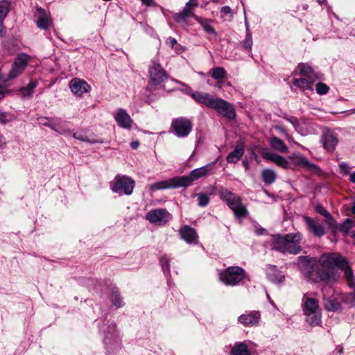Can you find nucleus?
Returning <instances> with one entry per match:
<instances>
[{
  "mask_svg": "<svg viewBox=\"0 0 355 355\" xmlns=\"http://www.w3.org/2000/svg\"><path fill=\"white\" fill-rule=\"evenodd\" d=\"M300 268L305 278L313 282L335 284L339 278L338 268L344 270V275L350 287L354 286V275L347 261L336 253L323 254L318 261L309 257H298Z\"/></svg>",
  "mask_w": 355,
  "mask_h": 355,
  "instance_id": "f257e3e1",
  "label": "nucleus"
},
{
  "mask_svg": "<svg viewBox=\"0 0 355 355\" xmlns=\"http://www.w3.org/2000/svg\"><path fill=\"white\" fill-rule=\"evenodd\" d=\"M302 239V236L300 232L290 233L284 236L273 235L271 249L282 253L297 254L302 250L300 245Z\"/></svg>",
  "mask_w": 355,
  "mask_h": 355,
  "instance_id": "f03ea898",
  "label": "nucleus"
},
{
  "mask_svg": "<svg viewBox=\"0 0 355 355\" xmlns=\"http://www.w3.org/2000/svg\"><path fill=\"white\" fill-rule=\"evenodd\" d=\"M296 71H298V74L302 77L295 78L293 85L304 92H313L314 83L320 78L318 73L308 64L305 63L299 64Z\"/></svg>",
  "mask_w": 355,
  "mask_h": 355,
  "instance_id": "7ed1b4c3",
  "label": "nucleus"
},
{
  "mask_svg": "<svg viewBox=\"0 0 355 355\" xmlns=\"http://www.w3.org/2000/svg\"><path fill=\"white\" fill-rule=\"evenodd\" d=\"M245 277V270L239 266H230L220 273V279L227 286H236Z\"/></svg>",
  "mask_w": 355,
  "mask_h": 355,
  "instance_id": "20e7f679",
  "label": "nucleus"
},
{
  "mask_svg": "<svg viewBox=\"0 0 355 355\" xmlns=\"http://www.w3.org/2000/svg\"><path fill=\"white\" fill-rule=\"evenodd\" d=\"M135 184V181L131 178L125 175H117L111 182L110 187L114 193L119 196L123 194L129 196L132 194Z\"/></svg>",
  "mask_w": 355,
  "mask_h": 355,
  "instance_id": "39448f33",
  "label": "nucleus"
},
{
  "mask_svg": "<svg viewBox=\"0 0 355 355\" xmlns=\"http://www.w3.org/2000/svg\"><path fill=\"white\" fill-rule=\"evenodd\" d=\"M216 161L212 162L204 166L193 169L188 175L180 176L183 187H188L193 182L208 176L212 173Z\"/></svg>",
  "mask_w": 355,
  "mask_h": 355,
  "instance_id": "423d86ee",
  "label": "nucleus"
},
{
  "mask_svg": "<svg viewBox=\"0 0 355 355\" xmlns=\"http://www.w3.org/2000/svg\"><path fill=\"white\" fill-rule=\"evenodd\" d=\"M192 128L191 121L185 117L174 119L171 125L172 132L179 138L187 137L191 132Z\"/></svg>",
  "mask_w": 355,
  "mask_h": 355,
  "instance_id": "0eeeda50",
  "label": "nucleus"
},
{
  "mask_svg": "<svg viewBox=\"0 0 355 355\" xmlns=\"http://www.w3.org/2000/svg\"><path fill=\"white\" fill-rule=\"evenodd\" d=\"M149 76L151 84L158 88H162L164 82L168 78L161 64L155 62L149 68Z\"/></svg>",
  "mask_w": 355,
  "mask_h": 355,
  "instance_id": "6e6552de",
  "label": "nucleus"
},
{
  "mask_svg": "<svg viewBox=\"0 0 355 355\" xmlns=\"http://www.w3.org/2000/svg\"><path fill=\"white\" fill-rule=\"evenodd\" d=\"M103 341L108 353H111L119 349L121 340L115 324H112L108 326L107 331L105 333Z\"/></svg>",
  "mask_w": 355,
  "mask_h": 355,
  "instance_id": "1a4fd4ad",
  "label": "nucleus"
},
{
  "mask_svg": "<svg viewBox=\"0 0 355 355\" xmlns=\"http://www.w3.org/2000/svg\"><path fill=\"white\" fill-rule=\"evenodd\" d=\"M28 55L20 54L15 59L8 73V77L5 78L3 83L18 77L25 69L28 62Z\"/></svg>",
  "mask_w": 355,
  "mask_h": 355,
  "instance_id": "9d476101",
  "label": "nucleus"
},
{
  "mask_svg": "<svg viewBox=\"0 0 355 355\" xmlns=\"http://www.w3.org/2000/svg\"><path fill=\"white\" fill-rule=\"evenodd\" d=\"M146 218L151 223L164 225L171 220V215L164 209H155L149 211Z\"/></svg>",
  "mask_w": 355,
  "mask_h": 355,
  "instance_id": "9b49d317",
  "label": "nucleus"
},
{
  "mask_svg": "<svg viewBox=\"0 0 355 355\" xmlns=\"http://www.w3.org/2000/svg\"><path fill=\"white\" fill-rule=\"evenodd\" d=\"M211 109L228 119H233L236 116V112L232 105L220 98H216Z\"/></svg>",
  "mask_w": 355,
  "mask_h": 355,
  "instance_id": "f8f14e48",
  "label": "nucleus"
},
{
  "mask_svg": "<svg viewBox=\"0 0 355 355\" xmlns=\"http://www.w3.org/2000/svg\"><path fill=\"white\" fill-rule=\"evenodd\" d=\"M183 187L180 177H175L171 179L157 182L151 184L149 188L151 191H157L161 189H177Z\"/></svg>",
  "mask_w": 355,
  "mask_h": 355,
  "instance_id": "ddd939ff",
  "label": "nucleus"
},
{
  "mask_svg": "<svg viewBox=\"0 0 355 355\" xmlns=\"http://www.w3.org/2000/svg\"><path fill=\"white\" fill-rule=\"evenodd\" d=\"M261 313L258 311H246L238 318L239 323L245 327H250L259 324Z\"/></svg>",
  "mask_w": 355,
  "mask_h": 355,
  "instance_id": "4468645a",
  "label": "nucleus"
},
{
  "mask_svg": "<svg viewBox=\"0 0 355 355\" xmlns=\"http://www.w3.org/2000/svg\"><path fill=\"white\" fill-rule=\"evenodd\" d=\"M69 88L76 96H82L84 94L89 92L91 89L86 81L77 78H73L69 82Z\"/></svg>",
  "mask_w": 355,
  "mask_h": 355,
  "instance_id": "2eb2a0df",
  "label": "nucleus"
},
{
  "mask_svg": "<svg viewBox=\"0 0 355 355\" xmlns=\"http://www.w3.org/2000/svg\"><path fill=\"white\" fill-rule=\"evenodd\" d=\"M321 142L327 151L334 152L338 143V138L332 131L327 130L323 133Z\"/></svg>",
  "mask_w": 355,
  "mask_h": 355,
  "instance_id": "dca6fc26",
  "label": "nucleus"
},
{
  "mask_svg": "<svg viewBox=\"0 0 355 355\" xmlns=\"http://www.w3.org/2000/svg\"><path fill=\"white\" fill-rule=\"evenodd\" d=\"M35 16L36 24L41 29L46 30L52 23L50 16L40 7L36 8Z\"/></svg>",
  "mask_w": 355,
  "mask_h": 355,
  "instance_id": "f3484780",
  "label": "nucleus"
},
{
  "mask_svg": "<svg viewBox=\"0 0 355 355\" xmlns=\"http://www.w3.org/2000/svg\"><path fill=\"white\" fill-rule=\"evenodd\" d=\"M227 205L234 211L236 217L239 218H243L248 214L246 207L242 205L241 198L239 196L234 197Z\"/></svg>",
  "mask_w": 355,
  "mask_h": 355,
  "instance_id": "a211bd4d",
  "label": "nucleus"
},
{
  "mask_svg": "<svg viewBox=\"0 0 355 355\" xmlns=\"http://www.w3.org/2000/svg\"><path fill=\"white\" fill-rule=\"evenodd\" d=\"M327 288V287L322 288V292L323 293L322 300L325 309L328 311L333 312L341 311L343 310L341 303L335 297H328L327 295L324 293Z\"/></svg>",
  "mask_w": 355,
  "mask_h": 355,
  "instance_id": "6ab92c4d",
  "label": "nucleus"
},
{
  "mask_svg": "<svg viewBox=\"0 0 355 355\" xmlns=\"http://www.w3.org/2000/svg\"><path fill=\"white\" fill-rule=\"evenodd\" d=\"M191 97L198 103L202 104L209 108H212L216 98L208 93L195 92L191 94Z\"/></svg>",
  "mask_w": 355,
  "mask_h": 355,
  "instance_id": "aec40b11",
  "label": "nucleus"
},
{
  "mask_svg": "<svg viewBox=\"0 0 355 355\" xmlns=\"http://www.w3.org/2000/svg\"><path fill=\"white\" fill-rule=\"evenodd\" d=\"M180 235L182 239L187 243H196L198 234L194 228L184 225L180 229Z\"/></svg>",
  "mask_w": 355,
  "mask_h": 355,
  "instance_id": "412c9836",
  "label": "nucleus"
},
{
  "mask_svg": "<svg viewBox=\"0 0 355 355\" xmlns=\"http://www.w3.org/2000/svg\"><path fill=\"white\" fill-rule=\"evenodd\" d=\"M117 124L123 128L130 129L132 126V120L126 110L119 109L114 116Z\"/></svg>",
  "mask_w": 355,
  "mask_h": 355,
  "instance_id": "4be33fe9",
  "label": "nucleus"
},
{
  "mask_svg": "<svg viewBox=\"0 0 355 355\" xmlns=\"http://www.w3.org/2000/svg\"><path fill=\"white\" fill-rule=\"evenodd\" d=\"M261 155L264 159L270 160L284 168H288L289 167V163L287 159L281 155L267 150L263 151Z\"/></svg>",
  "mask_w": 355,
  "mask_h": 355,
  "instance_id": "5701e85b",
  "label": "nucleus"
},
{
  "mask_svg": "<svg viewBox=\"0 0 355 355\" xmlns=\"http://www.w3.org/2000/svg\"><path fill=\"white\" fill-rule=\"evenodd\" d=\"M304 220L309 230L316 236L321 237L325 234L326 232L323 225L318 220L309 216L304 217Z\"/></svg>",
  "mask_w": 355,
  "mask_h": 355,
  "instance_id": "b1692460",
  "label": "nucleus"
},
{
  "mask_svg": "<svg viewBox=\"0 0 355 355\" xmlns=\"http://www.w3.org/2000/svg\"><path fill=\"white\" fill-rule=\"evenodd\" d=\"M302 307L304 314L309 316L316 313V311L319 308V305L315 299L309 298L304 295L302 299Z\"/></svg>",
  "mask_w": 355,
  "mask_h": 355,
  "instance_id": "393cba45",
  "label": "nucleus"
},
{
  "mask_svg": "<svg viewBox=\"0 0 355 355\" xmlns=\"http://www.w3.org/2000/svg\"><path fill=\"white\" fill-rule=\"evenodd\" d=\"M191 17L195 19V17L198 16L194 14L193 10L185 6L180 12L174 15V19L177 23L181 24L182 28H186L188 26L187 18Z\"/></svg>",
  "mask_w": 355,
  "mask_h": 355,
  "instance_id": "a878e982",
  "label": "nucleus"
},
{
  "mask_svg": "<svg viewBox=\"0 0 355 355\" xmlns=\"http://www.w3.org/2000/svg\"><path fill=\"white\" fill-rule=\"evenodd\" d=\"M267 277L273 283H282L284 281V275L275 265H269L267 268Z\"/></svg>",
  "mask_w": 355,
  "mask_h": 355,
  "instance_id": "bb28decb",
  "label": "nucleus"
},
{
  "mask_svg": "<svg viewBox=\"0 0 355 355\" xmlns=\"http://www.w3.org/2000/svg\"><path fill=\"white\" fill-rule=\"evenodd\" d=\"M244 154V146L242 141L237 142L234 150L226 158L228 163L235 164L240 160Z\"/></svg>",
  "mask_w": 355,
  "mask_h": 355,
  "instance_id": "cd10ccee",
  "label": "nucleus"
},
{
  "mask_svg": "<svg viewBox=\"0 0 355 355\" xmlns=\"http://www.w3.org/2000/svg\"><path fill=\"white\" fill-rule=\"evenodd\" d=\"M67 121L59 118H52L51 129L60 135H69L71 133L70 129L67 127Z\"/></svg>",
  "mask_w": 355,
  "mask_h": 355,
  "instance_id": "c85d7f7f",
  "label": "nucleus"
},
{
  "mask_svg": "<svg viewBox=\"0 0 355 355\" xmlns=\"http://www.w3.org/2000/svg\"><path fill=\"white\" fill-rule=\"evenodd\" d=\"M295 163L297 165L305 167L309 171L314 173H318L320 171L319 168L313 163L310 162L305 157L299 155L295 157Z\"/></svg>",
  "mask_w": 355,
  "mask_h": 355,
  "instance_id": "c756f323",
  "label": "nucleus"
},
{
  "mask_svg": "<svg viewBox=\"0 0 355 355\" xmlns=\"http://www.w3.org/2000/svg\"><path fill=\"white\" fill-rule=\"evenodd\" d=\"M271 147L280 153H286L288 152V147L284 142L277 137H273L270 140Z\"/></svg>",
  "mask_w": 355,
  "mask_h": 355,
  "instance_id": "7c9ffc66",
  "label": "nucleus"
},
{
  "mask_svg": "<svg viewBox=\"0 0 355 355\" xmlns=\"http://www.w3.org/2000/svg\"><path fill=\"white\" fill-rule=\"evenodd\" d=\"M340 300L349 308L355 307V291L339 294Z\"/></svg>",
  "mask_w": 355,
  "mask_h": 355,
  "instance_id": "2f4dec72",
  "label": "nucleus"
},
{
  "mask_svg": "<svg viewBox=\"0 0 355 355\" xmlns=\"http://www.w3.org/2000/svg\"><path fill=\"white\" fill-rule=\"evenodd\" d=\"M195 19L201 25L206 33L211 35L216 34L214 26L211 25V20L200 17H195Z\"/></svg>",
  "mask_w": 355,
  "mask_h": 355,
  "instance_id": "473e14b6",
  "label": "nucleus"
},
{
  "mask_svg": "<svg viewBox=\"0 0 355 355\" xmlns=\"http://www.w3.org/2000/svg\"><path fill=\"white\" fill-rule=\"evenodd\" d=\"M37 85V81H31L26 87H22L19 89V93L22 98H31L34 89Z\"/></svg>",
  "mask_w": 355,
  "mask_h": 355,
  "instance_id": "72a5a7b5",
  "label": "nucleus"
},
{
  "mask_svg": "<svg viewBox=\"0 0 355 355\" xmlns=\"http://www.w3.org/2000/svg\"><path fill=\"white\" fill-rule=\"evenodd\" d=\"M231 355H250L248 346L243 343H236L232 347Z\"/></svg>",
  "mask_w": 355,
  "mask_h": 355,
  "instance_id": "f704fd0d",
  "label": "nucleus"
},
{
  "mask_svg": "<svg viewBox=\"0 0 355 355\" xmlns=\"http://www.w3.org/2000/svg\"><path fill=\"white\" fill-rule=\"evenodd\" d=\"M262 180L267 184H271L275 182L277 175L272 169H264L261 172Z\"/></svg>",
  "mask_w": 355,
  "mask_h": 355,
  "instance_id": "c9c22d12",
  "label": "nucleus"
},
{
  "mask_svg": "<svg viewBox=\"0 0 355 355\" xmlns=\"http://www.w3.org/2000/svg\"><path fill=\"white\" fill-rule=\"evenodd\" d=\"M10 3L7 0L0 1V28L3 26V21L10 10Z\"/></svg>",
  "mask_w": 355,
  "mask_h": 355,
  "instance_id": "e433bc0d",
  "label": "nucleus"
},
{
  "mask_svg": "<svg viewBox=\"0 0 355 355\" xmlns=\"http://www.w3.org/2000/svg\"><path fill=\"white\" fill-rule=\"evenodd\" d=\"M227 72L223 67H217L212 69L211 76L216 80L218 83H222L226 78Z\"/></svg>",
  "mask_w": 355,
  "mask_h": 355,
  "instance_id": "4c0bfd02",
  "label": "nucleus"
},
{
  "mask_svg": "<svg viewBox=\"0 0 355 355\" xmlns=\"http://www.w3.org/2000/svg\"><path fill=\"white\" fill-rule=\"evenodd\" d=\"M220 198L225 201L226 203L232 200L236 196L230 191L227 189L222 188L220 191Z\"/></svg>",
  "mask_w": 355,
  "mask_h": 355,
  "instance_id": "58836bf2",
  "label": "nucleus"
},
{
  "mask_svg": "<svg viewBox=\"0 0 355 355\" xmlns=\"http://www.w3.org/2000/svg\"><path fill=\"white\" fill-rule=\"evenodd\" d=\"M198 197V205L200 207H205L208 205L210 202L209 196L205 193H199L196 194Z\"/></svg>",
  "mask_w": 355,
  "mask_h": 355,
  "instance_id": "ea45409f",
  "label": "nucleus"
},
{
  "mask_svg": "<svg viewBox=\"0 0 355 355\" xmlns=\"http://www.w3.org/2000/svg\"><path fill=\"white\" fill-rule=\"evenodd\" d=\"M354 222L352 219L347 218L339 227L340 231L343 232L345 234H347L349 230L353 227Z\"/></svg>",
  "mask_w": 355,
  "mask_h": 355,
  "instance_id": "a19ab883",
  "label": "nucleus"
},
{
  "mask_svg": "<svg viewBox=\"0 0 355 355\" xmlns=\"http://www.w3.org/2000/svg\"><path fill=\"white\" fill-rule=\"evenodd\" d=\"M112 304L118 308L122 307L123 305L122 299L121 298L119 293L117 290L113 291L112 295Z\"/></svg>",
  "mask_w": 355,
  "mask_h": 355,
  "instance_id": "79ce46f5",
  "label": "nucleus"
},
{
  "mask_svg": "<svg viewBox=\"0 0 355 355\" xmlns=\"http://www.w3.org/2000/svg\"><path fill=\"white\" fill-rule=\"evenodd\" d=\"M14 119L15 116L13 114L6 112H0V122L2 124L5 125Z\"/></svg>",
  "mask_w": 355,
  "mask_h": 355,
  "instance_id": "37998d69",
  "label": "nucleus"
},
{
  "mask_svg": "<svg viewBox=\"0 0 355 355\" xmlns=\"http://www.w3.org/2000/svg\"><path fill=\"white\" fill-rule=\"evenodd\" d=\"M313 315H309L307 318V322L313 327L319 325L321 322V316L318 314H313Z\"/></svg>",
  "mask_w": 355,
  "mask_h": 355,
  "instance_id": "c03bdc74",
  "label": "nucleus"
},
{
  "mask_svg": "<svg viewBox=\"0 0 355 355\" xmlns=\"http://www.w3.org/2000/svg\"><path fill=\"white\" fill-rule=\"evenodd\" d=\"M316 92L320 95L326 94L329 89V87L324 83H318L315 87Z\"/></svg>",
  "mask_w": 355,
  "mask_h": 355,
  "instance_id": "a18cd8bd",
  "label": "nucleus"
},
{
  "mask_svg": "<svg viewBox=\"0 0 355 355\" xmlns=\"http://www.w3.org/2000/svg\"><path fill=\"white\" fill-rule=\"evenodd\" d=\"M324 217L325 222L329 225V227L332 228L334 230H336L337 229V225L336 221L334 217L329 213Z\"/></svg>",
  "mask_w": 355,
  "mask_h": 355,
  "instance_id": "49530a36",
  "label": "nucleus"
},
{
  "mask_svg": "<svg viewBox=\"0 0 355 355\" xmlns=\"http://www.w3.org/2000/svg\"><path fill=\"white\" fill-rule=\"evenodd\" d=\"M243 44L244 48L245 49H251L252 46V37L251 33H248L246 34V37L243 42Z\"/></svg>",
  "mask_w": 355,
  "mask_h": 355,
  "instance_id": "de8ad7c7",
  "label": "nucleus"
},
{
  "mask_svg": "<svg viewBox=\"0 0 355 355\" xmlns=\"http://www.w3.org/2000/svg\"><path fill=\"white\" fill-rule=\"evenodd\" d=\"M160 263L164 272L170 271L169 260L167 257H162L160 258Z\"/></svg>",
  "mask_w": 355,
  "mask_h": 355,
  "instance_id": "09e8293b",
  "label": "nucleus"
},
{
  "mask_svg": "<svg viewBox=\"0 0 355 355\" xmlns=\"http://www.w3.org/2000/svg\"><path fill=\"white\" fill-rule=\"evenodd\" d=\"M72 136L74 139H78L79 141L91 142V141L87 138V136L83 132H75L73 134Z\"/></svg>",
  "mask_w": 355,
  "mask_h": 355,
  "instance_id": "8fccbe9b",
  "label": "nucleus"
},
{
  "mask_svg": "<svg viewBox=\"0 0 355 355\" xmlns=\"http://www.w3.org/2000/svg\"><path fill=\"white\" fill-rule=\"evenodd\" d=\"M40 123L41 125L47 126L51 129L52 118L49 119V118L41 117V118H40Z\"/></svg>",
  "mask_w": 355,
  "mask_h": 355,
  "instance_id": "3c124183",
  "label": "nucleus"
},
{
  "mask_svg": "<svg viewBox=\"0 0 355 355\" xmlns=\"http://www.w3.org/2000/svg\"><path fill=\"white\" fill-rule=\"evenodd\" d=\"M315 211L317 213L321 214L323 216H324L329 214L327 210L320 204H318L316 205Z\"/></svg>",
  "mask_w": 355,
  "mask_h": 355,
  "instance_id": "603ef678",
  "label": "nucleus"
},
{
  "mask_svg": "<svg viewBox=\"0 0 355 355\" xmlns=\"http://www.w3.org/2000/svg\"><path fill=\"white\" fill-rule=\"evenodd\" d=\"M339 168L340 169V171L346 175L349 173V167L345 162H343L339 165Z\"/></svg>",
  "mask_w": 355,
  "mask_h": 355,
  "instance_id": "864d4df0",
  "label": "nucleus"
},
{
  "mask_svg": "<svg viewBox=\"0 0 355 355\" xmlns=\"http://www.w3.org/2000/svg\"><path fill=\"white\" fill-rule=\"evenodd\" d=\"M198 3L197 0H189L185 5V6L189 8L192 10H193L194 8L198 7Z\"/></svg>",
  "mask_w": 355,
  "mask_h": 355,
  "instance_id": "5fc2aeb1",
  "label": "nucleus"
},
{
  "mask_svg": "<svg viewBox=\"0 0 355 355\" xmlns=\"http://www.w3.org/2000/svg\"><path fill=\"white\" fill-rule=\"evenodd\" d=\"M287 120L294 126L295 130H297L298 121L296 118L291 117V118L287 119Z\"/></svg>",
  "mask_w": 355,
  "mask_h": 355,
  "instance_id": "6e6d98bb",
  "label": "nucleus"
},
{
  "mask_svg": "<svg viewBox=\"0 0 355 355\" xmlns=\"http://www.w3.org/2000/svg\"><path fill=\"white\" fill-rule=\"evenodd\" d=\"M166 43L170 45V46L171 48H173L174 46L177 44V40L176 39L173 38V37H169L168 38V40H166Z\"/></svg>",
  "mask_w": 355,
  "mask_h": 355,
  "instance_id": "4d7b16f0",
  "label": "nucleus"
},
{
  "mask_svg": "<svg viewBox=\"0 0 355 355\" xmlns=\"http://www.w3.org/2000/svg\"><path fill=\"white\" fill-rule=\"evenodd\" d=\"M221 12L226 15V14H229V13H231L232 12V9L230 6H223L221 10H220Z\"/></svg>",
  "mask_w": 355,
  "mask_h": 355,
  "instance_id": "13d9d810",
  "label": "nucleus"
},
{
  "mask_svg": "<svg viewBox=\"0 0 355 355\" xmlns=\"http://www.w3.org/2000/svg\"><path fill=\"white\" fill-rule=\"evenodd\" d=\"M7 92L8 90L5 87L0 86V100L4 98L5 94Z\"/></svg>",
  "mask_w": 355,
  "mask_h": 355,
  "instance_id": "bf43d9fd",
  "label": "nucleus"
},
{
  "mask_svg": "<svg viewBox=\"0 0 355 355\" xmlns=\"http://www.w3.org/2000/svg\"><path fill=\"white\" fill-rule=\"evenodd\" d=\"M139 146V142L138 141H135L130 143V146L132 149H137Z\"/></svg>",
  "mask_w": 355,
  "mask_h": 355,
  "instance_id": "052dcab7",
  "label": "nucleus"
},
{
  "mask_svg": "<svg viewBox=\"0 0 355 355\" xmlns=\"http://www.w3.org/2000/svg\"><path fill=\"white\" fill-rule=\"evenodd\" d=\"M349 180L355 184V171L352 172L351 174H350V176H349Z\"/></svg>",
  "mask_w": 355,
  "mask_h": 355,
  "instance_id": "680f3d73",
  "label": "nucleus"
},
{
  "mask_svg": "<svg viewBox=\"0 0 355 355\" xmlns=\"http://www.w3.org/2000/svg\"><path fill=\"white\" fill-rule=\"evenodd\" d=\"M142 3L146 6H150L153 3V0H141Z\"/></svg>",
  "mask_w": 355,
  "mask_h": 355,
  "instance_id": "e2e57ef3",
  "label": "nucleus"
},
{
  "mask_svg": "<svg viewBox=\"0 0 355 355\" xmlns=\"http://www.w3.org/2000/svg\"><path fill=\"white\" fill-rule=\"evenodd\" d=\"M245 28H246V34L248 33H250V28H249V23H248L246 17H245Z\"/></svg>",
  "mask_w": 355,
  "mask_h": 355,
  "instance_id": "0e129e2a",
  "label": "nucleus"
},
{
  "mask_svg": "<svg viewBox=\"0 0 355 355\" xmlns=\"http://www.w3.org/2000/svg\"><path fill=\"white\" fill-rule=\"evenodd\" d=\"M5 144L4 137L0 134V148Z\"/></svg>",
  "mask_w": 355,
  "mask_h": 355,
  "instance_id": "69168bd1",
  "label": "nucleus"
},
{
  "mask_svg": "<svg viewBox=\"0 0 355 355\" xmlns=\"http://www.w3.org/2000/svg\"><path fill=\"white\" fill-rule=\"evenodd\" d=\"M243 166H244L246 168H248V163L247 162L243 161Z\"/></svg>",
  "mask_w": 355,
  "mask_h": 355,
  "instance_id": "338daca9",
  "label": "nucleus"
},
{
  "mask_svg": "<svg viewBox=\"0 0 355 355\" xmlns=\"http://www.w3.org/2000/svg\"><path fill=\"white\" fill-rule=\"evenodd\" d=\"M339 352H340V353H342V349H339Z\"/></svg>",
  "mask_w": 355,
  "mask_h": 355,
  "instance_id": "774afa93",
  "label": "nucleus"
}]
</instances>
